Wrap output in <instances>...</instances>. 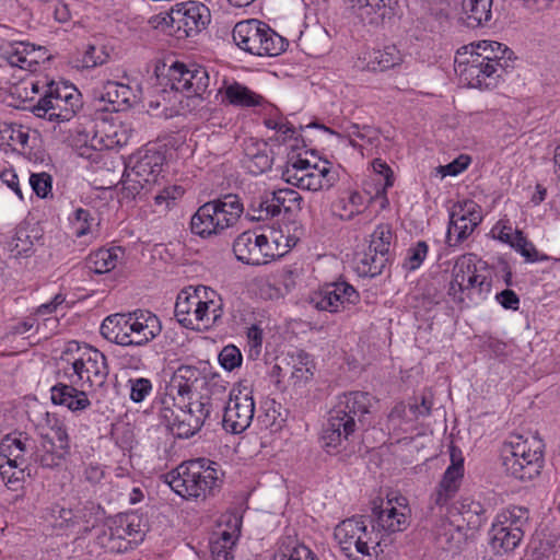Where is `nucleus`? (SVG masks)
I'll use <instances>...</instances> for the list:
<instances>
[{"mask_svg": "<svg viewBox=\"0 0 560 560\" xmlns=\"http://www.w3.org/2000/svg\"><path fill=\"white\" fill-rule=\"evenodd\" d=\"M492 0H463V20L468 27L486 25L492 18Z\"/></svg>", "mask_w": 560, "mask_h": 560, "instance_id": "33", "label": "nucleus"}, {"mask_svg": "<svg viewBox=\"0 0 560 560\" xmlns=\"http://www.w3.org/2000/svg\"><path fill=\"white\" fill-rule=\"evenodd\" d=\"M364 198L358 191H351L347 197L338 198L331 206L335 217L349 221L364 210Z\"/></svg>", "mask_w": 560, "mask_h": 560, "instance_id": "38", "label": "nucleus"}, {"mask_svg": "<svg viewBox=\"0 0 560 560\" xmlns=\"http://www.w3.org/2000/svg\"><path fill=\"white\" fill-rule=\"evenodd\" d=\"M224 96L231 105L240 107L260 106L265 102L261 95L238 82L228 85L224 91Z\"/></svg>", "mask_w": 560, "mask_h": 560, "instance_id": "36", "label": "nucleus"}, {"mask_svg": "<svg viewBox=\"0 0 560 560\" xmlns=\"http://www.w3.org/2000/svg\"><path fill=\"white\" fill-rule=\"evenodd\" d=\"M224 229L210 202L200 206L190 220L191 232L201 237L219 234Z\"/></svg>", "mask_w": 560, "mask_h": 560, "instance_id": "27", "label": "nucleus"}, {"mask_svg": "<svg viewBox=\"0 0 560 560\" xmlns=\"http://www.w3.org/2000/svg\"><path fill=\"white\" fill-rule=\"evenodd\" d=\"M375 528L377 529L376 524L374 523L372 526V529L369 530L368 526L365 524V521H364V516L360 515L359 536H360V540H362V542L366 541V555L365 556H370V547L371 546H373V548H375V547H378L381 544V540L378 539L377 535L374 533Z\"/></svg>", "mask_w": 560, "mask_h": 560, "instance_id": "62", "label": "nucleus"}, {"mask_svg": "<svg viewBox=\"0 0 560 560\" xmlns=\"http://www.w3.org/2000/svg\"><path fill=\"white\" fill-rule=\"evenodd\" d=\"M174 313L183 327L203 330L214 325L222 317L223 311L221 304L201 300L199 290H195L192 294H178Z\"/></svg>", "mask_w": 560, "mask_h": 560, "instance_id": "7", "label": "nucleus"}, {"mask_svg": "<svg viewBox=\"0 0 560 560\" xmlns=\"http://www.w3.org/2000/svg\"><path fill=\"white\" fill-rule=\"evenodd\" d=\"M268 198H270L272 205H275L276 215L280 213L282 208L284 211H291V206L301 200L300 195L295 190L289 188L268 192Z\"/></svg>", "mask_w": 560, "mask_h": 560, "instance_id": "51", "label": "nucleus"}, {"mask_svg": "<svg viewBox=\"0 0 560 560\" xmlns=\"http://www.w3.org/2000/svg\"><path fill=\"white\" fill-rule=\"evenodd\" d=\"M524 537V530L503 527L495 523L490 529V545L497 553H509L517 548Z\"/></svg>", "mask_w": 560, "mask_h": 560, "instance_id": "31", "label": "nucleus"}, {"mask_svg": "<svg viewBox=\"0 0 560 560\" xmlns=\"http://www.w3.org/2000/svg\"><path fill=\"white\" fill-rule=\"evenodd\" d=\"M452 464L445 470L442 480L440 481V486L450 489L451 491L457 492L459 489L460 480L464 476V460L462 457L456 459L455 450H452L451 453Z\"/></svg>", "mask_w": 560, "mask_h": 560, "instance_id": "46", "label": "nucleus"}, {"mask_svg": "<svg viewBox=\"0 0 560 560\" xmlns=\"http://www.w3.org/2000/svg\"><path fill=\"white\" fill-rule=\"evenodd\" d=\"M246 167L255 175L262 174L271 168L272 158L268 154V145L266 142L249 140L245 144Z\"/></svg>", "mask_w": 560, "mask_h": 560, "instance_id": "32", "label": "nucleus"}, {"mask_svg": "<svg viewBox=\"0 0 560 560\" xmlns=\"http://www.w3.org/2000/svg\"><path fill=\"white\" fill-rule=\"evenodd\" d=\"M131 319L132 316H130V313L107 316L101 325L102 336L112 342L129 347V328Z\"/></svg>", "mask_w": 560, "mask_h": 560, "instance_id": "29", "label": "nucleus"}, {"mask_svg": "<svg viewBox=\"0 0 560 560\" xmlns=\"http://www.w3.org/2000/svg\"><path fill=\"white\" fill-rule=\"evenodd\" d=\"M511 246L515 248L522 256L526 258L528 261H537L539 259V254L535 248L534 244L524 236V233L521 230H515V235Z\"/></svg>", "mask_w": 560, "mask_h": 560, "instance_id": "55", "label": "nucleus"}, {"mask_svg": "<svg viewBox=\"0 0 560 560\" xmlns=\"http://www.w3.org/2000/svg\"><path fill=\"white\" fill-rule=\"evenodd\" d=\"M314 168L306 159L293 156L289 159L285 168L282 172V178L290 185L300 188V183L304 180L305 175Z\"/></svg>", "mask_w": 560, "mask_h": 560, "instance_id": "44", "label": "nucleus"}, {"mask_svg": "<svg viewBox=\"0 0 560 560\" xmlns=\"http://www.w3.org/2000/svg\"><path fill=\"white\" fill-rule=\"evenodd\" d=\"M49 432L43 434V439L50 445L51 454H56L57 457L63 458L70 451V438L67 432L66 425L56 417L48 419Z\"/></svg>", "mask_w": 560, "mask_h": 560, "instance_id": "34", "label": "nucleus"}, {"mask_svg": "<svg viewBox=\"0 0 560 560\" xmlns=\"http://www.w3.org/2000/svg\"><path fill=\"white\" fill-rule=\"evenodd\" d=\"M149 528L148 520L137 513L117 515L109 527L110 536L129 541H141Z\"/></svg>", "mask_w": 560, "mask_h": 560, "instance_id": "22", "label": "nucleus"}, {"mask_svg": "<svg viewBox=\"0 0 560 560\" xmlns=\"http://www.w3.org/2000/svg\"><path fill=\"white\" fill-rule=\"evenodd\" d=\"M229 402L223 407L222 425L233 434L244 432L252 423L255 413V402L252 392L247 388L229 394Z\"/></svg>", "mask_w": 560, "mask_h": 560, "instance_id": "12", "label": "nucleus"}, {"mask_svg": "<svg viewBox=\"0 0 560 560\" xmlns=\"http://www.w3.org/2000/svg\"><path fill=\"white\" fill-rule=\"evenodd\" d=\"M405 498L387 499L381 505L372 509V522L377 530L394 534L405 530L409 526L410 510Z\"/></svg>", "mask_w": 560, "mask_h": 560, "instance_id": "14", "label": "nucleus"}, {"mask_svg": "<svg viewBox=\"0 0 560 560\" xmlns=\"http://www.w3.org/2000/svg\"><path fill=\"white\" fill-rule=\"evenodd\" d=\"M8 248L14 258L27 257L33 249V242L25 230H19L8 242Z\"/></svg>", "mask_w": 560, "mask_h": 560, "instance_id": "52", "label": "nucleus"}, {"mask_svg": "<svg viewBox=\"0 0 560 560\" xmlns=\"http://www.w3.org/2000/svg\"><path fill=\"white\" fill-rule=\"evenodd\" d=\"M210 10L201 2L187 1L177 3L170 12L154 18L161 26L177 38H186L200 33L210 23Z\"/></svg>", "mask_w": 560, "mask_h": 560, "instance_id": "6", "label": "nucleus"}, {"mask_svg": "<svg viewBox=\"0 0 560 560\" xmlns=\"http://www.w3.org/2000/svg\"><path fill=\"white\" fill-rule=\"evenodd\" d=\"M292 366L290 369V377L294 385L305 383L313 376L312 360L304 351H299L296 357H292Z\"/></svg>", "mask_w": 560, "mask_h": 560, "instance_id": "45", "label": "nucleus"}, {"mask_svg": "<svg viewBox=\"0 0 560 560\" xmlns=\"http://www.w3.org/2000/svg\"><path fill=\"white\" fill-rule=\"evenodd\" d=\"M349 137H357L361 140L373 144L378 141V130L371 126H359L357 124L352 125L348 131Z\"/></svg>", "mask_w": 560, "mask_h": 560, "instance_id": "63", "label": "nucleus"}, {"mask_svg": "<svg viewBox=\"0 0 560 560\" xmlns=\"http://www.w3.org/2000/svg\"><path fill=\"white\" fill-rule=\"evenodd\" d=\"M481 264L475 254H465L456 259L448 289L454 301L463 303L465 293L469 296L474 291L479 294L490 291L491 282L480 272Z\"/></svg>", "mask_w": 560, "mask_h": 560, "instance_id": "8", "label": "nucleus"}, {"mask_svg": "<svg viewBox=\"0 0 560 560\" xmlns=\"http://www.w3.org/2000/svg\"><path fill=\"white\" fill-rule=\"evenodd\" d=\"M360 516H352L341 521L335 528L334 536L347 557L358 553L366 555V541L362 542L359 536Z\"/></svg>", "mask_w": 560, "mask_h": 560, "instance_id": "23", "label": "nucleus"}, {"mask_svg": "<svg viewBox=\"0 0 560 560\" xmlns=\"http://www.w3.org/2000/svg\"><path fill=\"white\" fill-rule=\"evenodd\" d=\"M259 234L246 231L240 234L233 243V253L238 261L247 265H265L261 255Z\"/></svg>", "mask_w": 560, "mask_h": 560, "instance_id": "26", "label": "nucleus"}, {"mask_svg": "<svg viewBox=\"0 0 560 560\" xmlns=\"http://www.w3.org/2000/svg\"><path fill=\"white\" fill-rule=\"evenodd\" d=\"M34 52H42V47L36 48L34 45L20 42L7 51V59L11 66L31 69L36 63V59L33 58Z\"/></svg>", "mask_w": 560, "mask_h": 560, "instance_id": "42", "label": "nucleus"}, {"mask_svg": "<svg viewBox=\"0 0 560 560\" xmlns=\"http://www.w3.org/2000/svg\"><path fill=\"white\" fill-rule=\"evenodd\" d=\"M222 408L210 396L201 395L196 400L174 401L171 397H161L159 418L175 436L188 439L195 435L214 413L219 418Z\"/></svg>", "mask_w": 560, "mask_h": 560, "instance_id": "3", "label": "nucleus"}, {"mask_svg": "<svg viewBox=\"0 0 560 560\" xmlns=\"http://www.w3.org/2000/svg\"><path fill=\"white\" fill-rule=\"evenodd\" d=\"M164 155L154 150L139 151L132 155L127 165V170L136 174V177H142L145 183L154 184L162 172Z\"/></svg>", "mask_w": 560, "mask_h": 560, "instance_id": "20", "label": "nucleus"}, {"mask_svg": "<svg viewBox=\"0 0 560 560\" xmlns=\"http://www.w3.org/2000/svg\"><path fill=\"white\" fill-rule=\"evenodd\" d=\"M168 82L171 89L176 92L202 97L209 88L210 78L202 66L176 61L170 67Z\"/></svg>", "mask_w": 560, "mask_h": 560, "instance_id": "11", "label": "nucleus"}, {"mask_svg": "<svg viewBox=\"0 0 560 560\" xmlns=\"http://www.w3.org/2000/svg\"><path fill=\"white\" fill-rule=\"evenodd\" d=\"M316 164H314V168L305 175L304 180L300 183V188L305 190L317 191L322 189H328L332 186V180H327V183H322L319 174L315 173Z\"/></svg>", "mask_w": 560, "mask_h": 560, "instance_id": "61", "label": "nucleus"}, {"mask_svg": "<svg viewBox=\"0 0 560 560\" xmlns=\"http://www.w3.org/2000/svg\"><path fill=\"white\" fill-rule=\"evenodd\" d=\"M373 401L374 397L366 392H350L338 396L322 433L323 447L327 453H337L342 442L355 431L357 423L362 428L371 424L368 416Z\"/></svg>", "mask_w": 560, "mask_h": 560, "instance_id": "1", "label": "nucleus"}, {"mask_svg": "<svg viewBox=\"0 0 560 560\" xmlns=\"http://www.w3.org/2000/svg\"><path fill=\"white\" fill-rule=\"evenodd\" d=\"M402 56L395 45L374 49L369 54L366 69L371 71H385L400 65Z\"/></svg>", "mask_w": 560, "mask_h": 560, "instance_id": "35", "label": "nucleus"}, {"mask_svg": "<svg viewBox=\"0 0 560 560\" xmlns=\"http://www.w3.org/2000/svg\"><path fill=\"white\" fill-rule=\"evenodd\" d=\"M95 98L112 105L110 110L118 112L124 106L129 107L135 103L136 95L129 85L107 81L100 90L94 91Z\"/></svg>", "mask_w": 560, "mask_h": 560, "instance_id": "25", "label": "nucleus"}, {"mask_svg": "<svg viewBox=\"0 0 560 560\" xmlns=\"http://www.w3.org/2000/svg\"><path fill=\"white\" fill-rule=\"evenodd\" d=\"M389 260L388 256L381 255L380 253L371 252L368 249L361 259L362 271L365 275L375 277L382 273Z\"/></svg>", "mask_w": 560, "mask_h": 560, "instance_id": "53", "label": "nucleus"}, {"mask_svg": "<svg viewBox=\"0 0 560 560\" xmlns=\"http://www.w3.org/2000/svg\"><path fill=\"white\" fill-rule=\"evenodd\" d=\"M39 100H51L52 102H63L67 104L72 101L79 102V94L74 86L58 85L55 82H50L45 95Z\"/></svg>", "mask_w": 560, "mask_h": 560, "instance_id": "50", "label": "nucleus"}, {"mask_svg": "<svg viewBox=\"0 0 560 560\" xmlns=\"http://www.w3.org/2000/svg\"><path fill=\"white\" fill-rule=\"evenodd\" d=\"M35 447L34 440L26 432L9 433L0 442V460L9 468H20Z\"/></svg>", "mask_w": 560, "mask_h": 560, "instance_id": "15", "label": "nucleus"}, {"mask_svg": "<svg viewBox=\"0 0 560 560\" xmlns=\"http://www.w3.org/2000/svg\"><path fill=\"white\" fill-rule=\"evenodd\" d=\"M542 462L541 444L539 441L529 443L517 438L504 450L503 466L505 472L516 479H533L539 474Z\"/></svg>", "mask_w": 560, "mask_h": 560, "instance_id": "9", "label": "nucleus"}, {"mask_svg": "<svg viewBox=\"0 0 560 560\" xmlns=\"http://www.w3.org/2000/svg\"><path fill=\"white\" fill-rule=\"evenodd\" d=\"M233 40L238 48L256 56H279L285 50L288 42L258 20H245L235 24Z\"/></svg>", "mask_w": 560, "mask_h": 560, "instance_id": "5", "label": "nucleus"}, {"mask_svg": "<svg viewBox=\"0 0 560 560\" xmlns=\"http://www.w3.org/2000/svg\"><path fill=\"white\" fill-rule=\"evenodd\" d=\"M30 185L38 197L46 198L51 190V176L45 172L32 174Z\"/></svg>", "mask_w": 560, "mask_h": 560, "instance_id": "60", "label": "nucleus"}, {"mask_svg": "<svg viewBox=\"0 0 560 560\" xmlns=\"http://www.w3.org/2000/svg\"><path fill=\"white\" fill-rule=\"evenodd\" d=\"M242 359L241 351L233 345L225 346L219 353V362L226 371H233L235 368H238Z\"/></svg>", "mask_w": 560, "mask_h": 560, "instance_id": "58", "label": "nucleus"}, {"mask_svg": "<svg viewBox=\"0 0 560 560\" xmlns=\"http://www.w3.org/2000/svg\"><path fill=\"white\" fill-rule=\"evenodd\" d=\"M57 364L60 378L85 389L101 388L109 374L104 353L75 340L66 343Z\"/></svg>", "mask_w": 560, "mask_h": 560, "instance_id": "2", "label": "nucleus"}, {"mask_svg": "<svg viewBox=\"0 0 560 560\" xmlns=\"http://www.w3.org/2000/svg\"><path fill=\"white\" fill-rule=\"evenodd\" d=\"M67 139L81 156H90V150H102L103 147H106L94 129L77 127Z\"/></svg>", "mask_w": 560, "mask_h": 560, "instance_id": "39", "label": "nucleus"}, {"mask_svg": "<svg viewBox=\"0 0 560 560\" xmlns=\"http://www.w3.org/2000/svg\"><path fill=\"white\" fill-rule=\"evenodd\" d=\"M50 399L54 405L67 407L71 411H81L91 405L85 388L68 381L58 382L50 388Z\"/></svg>", "mask_w": 560, "mask_h": 560, "instance_id": "21", "label": "nucleus"}, {"mask_svg": "<svg viewBox=\"0 0 560 560\" xmlns=\"http://www.w3.org/2000/svg\"><path fill=\"white\" fill-rule=\"evenodd\" d=\"M92 220L93 218L89 210L77 209L70 220L74 235L77 237L86 235L90 232Z\"/></svg>", "mask_w": 560, "mask_h": 560, "instance_id": "57", "label": "nucleus"}, {"mask_svg": "<svg viewBox=\"0 0 560 560\" xmlns=\"http://www.w3.org/2000/svg\"><path fill=\"white\" fill-rule=\"evenodd\" d=\"M142 177H136V174L131 171H125L122 175V188L121 194L126 198H136L143 189L150 186V183H145Z\"/></svg>", "mask_w": 560, "mask_h": 560, "instance_id": "54", "label": "nucleus"}, {"mask_svg": "<svg viewBox=\"0 0 560 560\" xmlns=\"http://www.w3.org/2000/svg\"><path fill=\"white\" fill-rule=\"evenodd\" d=\"M120 248H101L88 257L89 268L95 273H105L113 270L118 262Z\"/></svg>", "mask_w": 560, "mask_h": 560, "instance_id": "43", "label": "nucleus"}, {"mask_svg": "<svg viewBox=\"0 0 560 560\" xmlns=\"http://www.w3.org/2000/svg\"><path fill=\"white\" fill-rule=\"evenodd\" d=\"M209 202L215 208V214L225 229L234 225L244 212L241 198L234 194H226Z\"/></svg>", "mask_w": 560, "mask_h": 560, "instance_id": "30", "label": "nucleus"}, {"mask_svg": "<svg viewBox=\"0 0 560 560\" xmlns=\"http://www.w3.org/2000/svg\"><path fill=\"white\" fill-rule=\"evenodd\" d=\"M184 195V188L182 186H170L165 187L154 198L156 205H166L170 208L171 203L180 198Z\"/></svg>", "mask_w": 560, "mask_h": 560, "instance_id": "64", "label": "nucleus"}, {"mask_svg": "<svg viewBox=\"0 0 560 560\" xmlns=\"http://www.w3.org/2000/svg\"><path fill=\"white\" fill-rule=\"evenodd\" d=\"M128 385L133 402H142L152 392V382L145 377L130 378Z\"/></svg>", "mask_w": 560, "mask_h": 560, "instance_id": "56", "label": "nucleus"}, {"mask_svg": "<svg viewBox=\"0 0 560 560\" xmlns=\"http://www.w3.org/2000/svg\"><path fill=\"white\" fill-rule=\"evenodd\" d=\"M454 69L460 81L469 88L489 89L497 84L504 70L485 62V58L474 57L467 48H459L454 59Z\"/></svg>", "mask_w": 560, "mask_h": 560, "instance_id": "10", "label": "nucleus"}, {"mask_svg": "<svg viewBox=\"0 0 560 560\" xmlns=\"http://www.w3.org/2000/svg\"><path fill=\"white\" fill-rule=\"evenodd\" d=\"M428 254V245L424 241H419L415 247H411L408 250V257L406 258V261L404 266L408 270H416L420 267V265L423 262L424 258Z\"/></svg>", "mask_w": 560, "mask_h": 560, "instance_id": "59", "label": "nucleus"}, {"mask_svg": "<svg viewBox=\"0 0 560 560\" xmlns=\"http://www.w3.org/2000/svg\"><path fill=\"white\" fill-rule=\"evenodd\" d=\"M275 211V205L266 192L252 201L247 214L253 221H264L276 217Z\"/></svg>", "mask_w": 560, "mask_h": 560, "instance_id": "49", "label": "nucleus"}, {"mask_svg": "<svg viewBox=\"0 0 560 560\" xmlns=\"http://www.w3.org/2000/svg\"><path fill=\"white\" fill-rule=\"evenodd\" d=\"M352 13L364 24L377 25L393 14L398 0H348Z\"/></svg>", "mask_w": 560, "mask_h": 560, "instance_id": "19", "label": "nucleus"}, {"mask_svg": "<svg viewBox=\"0 0 560 560\" xmlns=\"http://www.w3.org/2000/svg\"><path fill=\"white\" fill-rule=\"evenodd\" d=\"M199 384H205L202 372L192 365H180L174 371L166 386V393L162 397H171L174 401L176 398L190 400L192 392Z\"/></svg>", "mask_w": 560, "mask_h": 560, "instance_id": "16", "label": "nucleus"}, {"mask_svg": "<svg viewBox=\"0 0 560 560\" xmlns=\"http://www.w3.org/2000/svg\"><path fill=\"white\" fill-rule=\"evenodd\" d=\"M454 508L458 514L462 515L468 529L476 530L480 528L486 521V510L483 505L471 498H463Z\"/></svg>", "mask_w": 560, "mask_h": 560, "instance_id": "37", "label": "nucleus"}, {"mask_svg": "<svg viewBox=\"0 0 560 560\" xmlns=\"http://www.w3.org/2000/svg\"><path fill=\"white\" fill-rule=\"evenodd\" d=\"M478 206L471 200L454 205L450 213V223L446 233V244L457 246L469 237L481 222L482 218Z\"/></svg>", "mask_w": 560, "mask_h": 560, "instance_id": "13", "label": "nucleus"}, {"mask_svg": "<svg viewBox=\"0 0 560 560\" xmlns=\"http://www.w3.org/2000/svg\"><path fill=\"white\" fill-rule=\"evenodd\" d=\"M529 522V511L527 508L512 505L497 515L495 524L503 527L514 528V530H524Z\"/></svg>", "mask_w": 560, "mask_h": 560, "instance_id": "41", "label": "nucleus"}, {"mask_svg": "<svg viewBox=\"0 0 560 560\" xmlns=\"http://www.w3.org/2000/svg\"><path fill=\"white\" fill-rule=\"evenodd\" d=\"M392 238L393 233L390 226L381 224L376 226L374 232L371 234L370 245L368 249L389 257Z\"/></svg>", "mask_w": 560, "mask_h": 560, "instance_id": "48", "label": "nucleus"}, {"mask_svg": "<svg viewBox=\"0 0 560 560\" xmlns=\"http://www.w3.org/2000/svg\"><path fill=\"white\" fill-rule=\"evenodd\" d=\"M265 424L273 430L282 428L288 419L289 411L280 402L275 399H267L265 401Z\"/></svg>", "mask_w": 560, "mask_h": 560, "instance_id": "47", "label": "nucleus"}, {"mask_svg": "<svg viewBox=\"0 0 560 560\" xmlns=\"http://www.w3.org/2000/svg\"><path fill=\"white\" fill-rule=\"evenodd\" d=\"M462 48H467V52H471L474 57L485 58V62L493 63V67L501 70L508 67V60L511 59L513 54L506 46L491 40L471 43Z\"/></svg>", "mask_w": 560, "mask_h": 560, "instance_id": "24", "label": "nucleus"}, {"mask_svg": "<svg viewBox=\"0 0 560 560\" xmlns=\"http://www.w3.org/2000/svg\"><path fill=\"white\" fill-rule=\"evenodd\" d=\"M79 108V102H52L51 100H38L33 106L32 112L40 118H47L50 121H69Z\"/></svg>", "mask_w": 560, "mask_h": 560, "instance_id": "28", "label": "nucleus"}, {"mask_svg": "<svg viewBox=\"0 0 560 560\" xmlns=\"http://www.w3.org/2000/svg\"><path fill=\"white\" fill-rule=\"evenodd\" d=\"M217 464L206 458H197L182 463L166 474L170 487L185 499H206L214 495L221 487Z\"/></svg>", "mask_w": 560, "mask_h": 560, "instance_id": "4", "label": "nucleus"}, {"mask_svg": "<svg viewBox=\"0 0 560 560\" xmlns=\"http://www.w3.org/2000/svg\"><path fill=\"white\" fill-rule=\"evenodd\" d=\"M462 529V525H454L448 520L442 518L435 525L434 536L441 548L446 550L457 549L464 536Z\"/></svg>", "mask_w": 560, "mask_h": 560, "instance_id": "40", "label": "nucleus"}, {"mask_svg": "<svg viewBox=\"0 0 560 560\" xmlns=\"http://www.w3.org/2000/svg\"><path fill=\"white\" fill-rule=\"evenodd\" d=\"M337 292L343 293L347 302L360 301L359 292L350 283L336 281L326 283L318 291L314 292L310 298V303L318 311L337 313L336 302L339 301Z\"/></svg>", "mask_w": 560, "mask_h": 560, "instance_id": "18", "label": "nucleus"}, {"mask_svg": "<svg viewBox=\"0 0 560 560\" xmlns=\"http://www.w3.org/2000/svg\"><path fill=\"white\" fill-rule=\"evenodd\" d=\"M132 319L129 328V347H142L148 345L162 331V325L159 317L143 310H137L130 313Z\"/></svg>", "mask_w": 560, "mask_h": 560, "instance_id": "17", "label": "nucleus"}]
</instances>
